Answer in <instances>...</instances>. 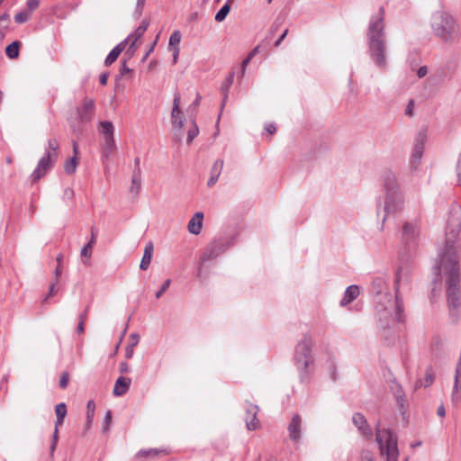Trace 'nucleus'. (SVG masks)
I'll list each match as a JSON object with an SVG mask.
<instances>
[{"label": "nucleus", "instance_id": "nucleus-30", "mask_svg": "<svg viewBox=\"0 0 461 461\" xmlns=\"http://www.w3.org/2000/svg\"><path fill=\"white\" fill-rule=\"evenodd\" d=\"M162 452H164V450L157 449V448H151V449H148V450H140L136 455V460L140 461V459L142 457H154Z\"/></svg>", "mask_w": 461, "mask_h": 461}, {"label": "nucleus", "instance_id": "nucleus-22", "mask_svg": "<svg viewBox=\"0 0 461 461\" xmlns=\"http://www.w3.org/2000/svg\"><path fill=\"white\" fill-rule=\"evenodd\" d=\"M392 390L399 408L401 410L403 409L405 404V394L402 387L398 384H395L392 386Z\"/></svg>", "mask_w": 461, "mask_h": 461}, {"label": "nucleus", "instance_id": "nucleus-41", "mask_svg": "<svg viewBox=\"0 0 461 461\" xmlns=\"http://www.w3.org/2000/svg\"><path fill=\"white\" fill-rule=\"evenodd\" d=\"M434 381V375L430 372H427L423 382H420V385L424 387L429 386Z\"/></svg>", "mask_w": 461, "mask_h": 461}, {"label": "nucleus", "instance_id": "nucleus-28", "mask_svg": "<svg viewBox=\"0 0 461 461\" xmlns=\"http://www.w3.org/2000/svg\"><path fill=\"white\" fill-rule=\"evenodd\" d=\"M428 140V130L427 128H421L416 137H415V145L414 147L425 148V143Z\"/></svg>", "mask_w": 461, "mask_h": 461}, {"label": "nucleus", "instance_id": "nucleus-48", "mask_svg": "<svg viewBox=\"0 0 461 461\" xmlns=\"http://www.w3.org/2000/svg\"><path fill=\"white\" fill-rule=\"evenodd\" d=\"M130 341H131L130 345L134 348L140 341V336L136 333L131 334Z\"/></svg>", "mask_w": 461, "mask_h": 461}, {"label": "nucleus", "instance_id": "nucleus-49", "mask_svg": "<svg viewBox=\"0 0 461 461\" xmlns=\"http://www.w3.org/2000/svg\"><path fill=\"white\" fill-rule=\"evenodd\" d=\"M413 106H414V101L413 100H410L409 103H408V105L406 107V110H405V114L408 115V116H411L413 112Z\"/></svg>", "mask_w": 461, "mask_h": 461}, {"label": "nucleus", "instance_id": "nucleus-26", "mask_svg": "<svg viewBox=\"0 0 461 461\" xmlns=\"http://www.w3.org/2000/svg\"><path fill=\"white\" fill-rule=\"evenodd\" d=\"M141 185V177L140 169L134 171L131 178V185L130 187V192L137 194L140 189Z\"/></svg>", "mask_w": 461, "mask_h": 461}, {"label": "nucleus", "instance_id": "nucleus-12", "mask_svg": "<svg viewBox=\"0 0 461 461\" xmlns=\"http://www.w3.org/2000/svg\"><path fill=\"white\" fill-rule=\"evenodd\" d=\"M353 423L358 430L367 438L373 436V431L367 424L366 418L361 413H355L352 417Z\"/></svg>", "mask_w": 461, "mask_h": 461}, {"label": "nucleus", "instance_id": "nucleus-36", "mask_svg": "<svg viewBox=\"0 0 461 461\" xmlns=\"http://www.w3.org/2000/svg\"><path fill=\"white\" fill-rule=\"evenodd\" d=\"M87 411H86V423H87V426H89L94 419V416H95V404L94 402V401H89L87 402Z\"/></svg>", "mask_w": 461, "mask_h": 461}, {"label": "nucleus", "instance_id": "nucleus-4", "mask_svg": "<svg viewBox=\"0 0 461 461\" xmlns=\"http://www.w3.org/2000/svg\"><path fill=\"white\" fill-rule=\"evenodd\" d=\"M384 27V9L380 8L379 14L370 19L366 39L370 58L381 69H384L387 66Z\"/></svg>", "mask_w": 461, "mask_h": 461}, {"label": "nucleus", "instance_id": "nucleus-60", "mask_svg": "<svg viewBox=\"0 0 461 461\" xmlns=\"http://www.w3.org/2000/svg\"><path fill=\"white\" fill-rule=\"evenodd\" d=\"M178 55H179V48L178 47L174 48V53H173V63L174 64H176L177 62Z\"/></svg>", "mask_w": 461, "mask_h": 461}, {"label": "nucleus", "instance_id": "nucleus-38", "mask_svg": "<svg viewBox=\"0 0 461 461\" xmlns=\"http://www.w3.org/2000/svg\"><path fill=\"white\" fill-rule=\"evenodd\" d=\"M181 41V33L179 31H175L169 38V46L176 48Z\"/></svg>", "mask_w": 461, "mask_h": 461}, {"label": "nucleus", "instance_id": "nucleus-55", "mask_svg": "<svg viewBox=\"0 0 461 461\" xmlns=\"http://www.w3.org/2000/svg\"><path fill=\"white\" fill-rule=\"evenodd\" d=\"M265 129H266V131H267L268 133H270V134L275 133V132H276V126H275L273 123H268V124H267V125H266V127H265Z\"/></svg>", "mask_w": 461, "mask_h": 461}, {"label": "nucleus", "instance_id": "nucleus-51", "mask_svg": "<svg viewBox=\"0 0 461 461\" xmlns=\"http://www.w3.org/2000/svg\"><path fill=\"white\" fill-rule=\"evenodd\" d=\"M428 73V68L426 66H422L420 67L418 71H417V76L420 77V78H422L424 77Z\"/></svg>", "mask_w": 461, "mask_h": 461}, {"label": "nucleus", "instance_id": "nucleus-16", "mask_svg": "<svg viewBox=\"0 0 461 461\" xmlns=\"http://www.w3.org/2000/svg\"><path fill=\"white\" fill-rule=\"evenodd\" d=\"M419 232V228L415 223L406 222L402 228V238L406 242L411 243L415 240Z\"/></svg>", "mask_w": 461, "mask_h": 461}, {"label": "nucleus", "instance_id": "nucleus-18", "mask_svg": "<svg viewBox=\"0 0 461 461\" xmlns=\"http://www.w3.org/2000/svg\"><path fill=\"white\" fill-rule=\"evenodd\" d=\"M359 295V287L357 285H350L348 286L342 300L340 301L341 306H346L350 303Z\"/></svg>", "mask_w": 461, "mask_h": 461}, {"label": "nucleus", "instance_id": "nucleus-64", "mask_svg": "<svg viewBox=\"0 0 461 461\" xmlns=\"http://www.w3.org/2000/svg\"><path fill=\"white\" fill-rule=\"evenodd\" d=\"M84 322H83V320H80L79 322H78V325H77V332L78 333H82L84 332Z\"/></svg>", "mask_w": 461, "mask_h": 461}, {"label": "nucleus", "instance_id": "nucleus-14", "mask_svg": "<svg viewBox=\"0 0 461 461\" xmlns=\"http://www.w3.org/2000/svg\"><path fill=\"white\" fill-rule=\"evenodd\" d=\"M203 213L202 212H195L188 222L187 228L189 232L194 235H198L203 228Z\"/></svg>", "mask_w": 461, "mask_h": 461}, {"label": "nucleus", "instance_id": "nucleus-46", "mask_svg": "<svg viewBox=\"0 0 461 461\" xmlns=\"http://www.w3.org/2000/svg\"><path fill=\"white\" fill-rule=\"evenodd\" d=\"M68 380H69L68 374V373H63L61 377H60V380H59V386L61 388H66L68 386Z\"/></svg>", "mask_w": 461, "mask_h": 461}, {"label": "nucleus", "instance_id": "nucleus-34", "mask_svg": "<svg viewBox=\"0 0 461 461\" xmlns=\"http://www.w3.org/2000/svg\"><path fill=\"white\" fill-rule=\"evenodd\" d=\"M230 7L228 3H226L216 14L215 15V21L217 22H222L225 20L226 16L230 13Z\"/></svg>", "mask_w": 461, "mask_h": 461}, {"label": "nucleus", "instance_id": "nucleus-5", "mask_svg": "<svg viewBox=\"0 0 461 461\" xmlns=\"http://www.w3.org/2000/svg\"><path fill=\"white\" fill-rule=\"evenodd\" d=\"M375 442L381 457L385 461H398V437L392 429L380 427V422L375 425Z\"/></svg>", "mask_w": 461, "mask_h": 461}, {"label": "nucleus", "instance_id": "nucleus-25", "mask_svg": "<svg viewBox=\"0 0 461 461\" xmlns=\"http://www.w3.org/2000/svg\"><path fill=\"white\" fill-rule=\"evenodd\" d=\"M115 140L114 137H106L104 138V157L107 159L109 156L113 152L115 149Z\"/></svg>", "mask_w": 461, "mask_h": 461}, {"label": "nucleus", "instance_id": "nucleus-23", "mask_svg": "<svg viewBox=\"0 0 461 461\" xmlns=\"http://www.w3.org/2000/svg\"><path fill=\"white\" fill-rule=\"evenodd\" d=\"M55 412L57 416V420L55 421L56 428H59L60 425L63 424L64 419L67 414V406L65 403L61 402L56 405L55 407Z\"/></svg>", "mask_w": 461, "mask_h": 461}, {"label": "nucleus", "instance_id": "nucleus-42", "mask_svg": "<svg viewBox=\"0 0 461 461\" xmlns=\"http://www.w3.org/2000/svg\"><path fill=\"white\" fill-rule=\"evenodd\" d=\"M361 461H375L373 454L370 450L364 449L361 452Z\"/></svg>", "mask_w": 461, "mask_h": 461}, {"label": "nucleus", "instance_id": "nucleus-35", "mask_svg": "<svg viewBox=\"0 0 461 461\" xmlns=\"http://www.w3.org/2000/svg\"><path fill=\"white\" fill-rule=\"evenodd\" d=\"M31 14L25 9L21 10L14 15V21L17 23H23L31 18Z\"/></svg>", "mask_w": 461, "mask_h": 461}, {"label": "nucleus", "instance_id": "nucleus-50", "mask_svg": "<svg viewBox=\"0 0 461 461\" xmlns=\"http://www.w3.org/2000/svg\"><path fill=\"white\" fill-rule=\"evenodd\" d=\"M219 177H220V176H215V175H212V174L211 173V176H210V178L208 179L207 185H208L209 187L213 186V185L217 183V181H218Z\"/></svg>", "mask_w": 461, "mask_h": 461}, {"label": "nucleus", "instance_id": "nucleus-32", "mask_svg": "<svg viewBox=\"0 0 461 461\" xmlns=\"http://www.w3.org/2000/svg\"><path fill=\"white\" fill-rule=\"evenodd\" d=\"M218 255L217 252L213 250V249H208L207 251L204 253L203 258H201L200 267L198 268V276H201L202 275V265L210 259L214 258Z\"/></svg>", "mask_w": 461, "mask_h": 461}, {"label": "nucleus", "instance_id": "nucleus-20", "mask_svg": "<svg viewBox=\"0 0 461 461\" xmlns=\"http://www.w3.org/2000/svg\"><path fill=\"white\" fill-rule=\"evenodd\" d=\"M125 45V41H122L118 45H116L107 55L105 59V65L109 66L112 63H113L117 59L121 52L124 50Z\"/></svg>", "mask_w": 461, "mask_h": 461}, {"label": "nucleus", "instance_id": "nucleus-33", "mask_svg": "<svg viewBox=\"0 0 461 461\" xmlns=\"http://www.w3.org/2000/svg\"><path fill=\"white\" fill-rule=\"evenodd\" d=\"M77 166V158L76 157L70 158L68 160L66 161L64 165V169L67 174L71 175L75 173Z\"/></svg>", "mask_w": 461, "mask_h": 461}, {"label": "nucleus", "instance_id": "nucleus-24", "mask_svg": "<svg viewBox=\"0 0 461 461\" xmlns=\"http://www.w3.org/2000/svg\"><path fill=\"white\" fill-rule=\"evenodd\" d=\"M424 149L420 147H414L411 155V167L416 169L420 163L423 156Z\"/></svg>", "mask_w": 461, "mask_h": 461}, {"label": "nucleus", "instance_id": "nucleus-62", "mask_svg": "<svg viewBox=\"0 0 461 461\" xmlns=\"http://www.w3.org/2000/svg\"><path fill=\"white\" fill-rule=\"evenodd\" d=\"M107 80H108V76H107V74H102V75L100 76V83H101L102 85H104H104H106V84H107Z\"/></svg>", "mask_w": 461, "mask_h": 461}, {"label": "nucleus", "instance_id": "nucleus-31", "mask_svg": "<svg viewBox=\"0 0 461 461\" xmlns=\"http://www.w3.org/2000/svg\"><path fill=\"white\" fill-rule=\"evenodd\" d=\"M19 42L14 41L5 49V53L10 59H16L19 56Z\"/></svg>", "mask_w": 461, "mask_h": 461}, {"label": "nucleus", "instance_id": "nucleus-52", "mask_svg": "<svg viewBox=\"0 0 461 461\" xmlns=\"http://www.w3.org/2000/svg\"><path fill=\"white\" fill-rule=\"evenodd\" d=\"M287 34H288V30L286 29L282 33V35L279 37V39L275 42V46L276 47L280 46L281 42L285 40V38L287 36Z\"/></svg>", "mask_w": 461, "mask_h": 461}, {"label": "nucleus", "instance_id": "nucleus-11", "mask_svg": "<svg viewBox=\"0 0 461 461\" xmlns=\"http://www.w3.org/2000/svg\"><path fill=\"white\" fill-rule=\"evenodd\" d=\"M95 112V102L93 99L85 98L82 107L77 110L78 116L82 122H89Z\"/></svg>", "mask_w": 461, "mask_h": 461}, {"label": "nucleus", "instance_id": "nucleus-29", "mask_svg": "<svg viewBox=\"0 0 461 461\" xmlns=\"http://www.w3.org/2000/svg\"><path fill=\"white\" fill-rule=\"evenodd\" d=\"M191 123H192V126L187 131V138H186L187 144H190L194 140V138H196L197 135L199 134V128L197 126L195 119L192 118Z\"/></svg>", "mask_w": 461, "mask_h": 461}, {"label": "nucleus", "instance_id": "nucleus-53", "mask_svg": "<svg viewBox=\"0 0 461 461\" xmlns=\"http://www.w3.org/2000/svg\"><path fill=\"white\" fill-rule=\"evenodd\" d=\"M330 376L332 380L336 379V368L333 362L330 363Z\"/></svg>", "mask_w": 461, "mask_h": 461}, {"label": "nucleus", "instance_id": "nucleus-58", "mask_svg": "<svg viewBox=\"0 0 461 461\" xmlns=\"http://www.w3.org/2000/svg\"><path fill=\"white\" fill-rule=\"evenodd\" d=\"M54 274H55V276H56V280H55V281H56V283H58V279H59V276H61V274H62V268H61V266H59V265H58V266H57V267H56V269H55Z\"/></svg>", "mask_w": 461, "mask_h": 461}, {"label": "nucleus", "instance_id": "nucleus-45", "mask_svg": "<svg viewBox=\"0 0 461 461\" xmlns=\"http://www.w3.org/2000/svg\"><path fill=\"white\" fill-rule=\"evenodd\" d=\"M112 421V412L111 411H108L104 418V430L106 431L110 426V423Z\"/></svg>", "mask_w": 461, "mask_h": 461}, {"label": "nucleus", "instance_id": "nucleus-56", "mask_svg": "<svg viewBox=\"0 0 461 461\" xmlns=\"http://www.w3.org/2000/svg\"><path fill=\"white\" fill-rule=\"evenodd\" d=\"M230 87H227V84H225L223 86H222V91L224 92V97H223V100H222V103H221V109L224 107L225 105V103H226V100H227V91L229 90Z\"/></svg>", "mask_w": 461, "mask_h": 461}, {"label": "nucleus", "instance_id": "nucleus-8", "mask_svg": "<svg viewBox=\"0 0 461 461\" xmlns=\"http://www.w3.org/2000/svg\"><path fill=\"white\" fill-rule=\"evenodd\" d=\"M431 27L434 33L444 41L453 38L456 32V21L454 17L444 11L436 12L431 20Z\"/></svg>", "mask_w": 461, "mask_h": 461}, {"label": "nucleus", "instance_id": "nucleus-39", "mask_svg": "<svg viewBox=\"0 0 461 461\" xmlns=\"http://www.w3.org/2000/svg\"><path fill=\"white\" fill-rule=\"evenodd\" d=\"M39 0H27L24 9L32 14L39 7Z\"/></svg>", "mask_w": 461, "mask_h": 461}, {"label": "nucleus", "instance_id": "nucleus-2", "mask_svg": "<svg viewBox=\"0 0 461 461\" xmlns=\"http://www.w3.org/2000/svg\"><path fill=\"white\" fill-rule=\"evenodd\" d=\"M459 247L454 240H447L440 254L438 271L447 277V298L450 309L459 306Z\"/></svg>", "mask_w": 461, "mask_h": 461}, {"label": "nucleus", "instance_id": "nucleus-17", "mask_svg": "<svg viewBox=\"0 0 461 461\" xmlns=\"http://www.w3.org/2000/svg\"><path fill=\"white\" fill-rule=\"evenodd\" d=\"M130 384H131L130 378H127L124 376H120L115 382V384L113 387V394L116 396L123 395L129 390Z\"/></svg>", "mask_w": 461, "mask_h": 461}, {"label": "nucleus", "instance_id": "nucleus-13", "mask_svg": "<svg viewBox=\"0 0 461 461\" xmlns=\"http://www.w3.org/2000/svg\"><path fill=\"white\" fill-rule=\"evenodd\" d=\"M258 411V407L257 405L250 404L247 408L246 423L249 430H254L258 427L259 422L257 419Z\"/></svg>", "mask_w": 461, "mask_h": 461}, {"label": "nucleus", "instance_id": "nucleus-57", "mask_svg": "<svg viewBox=\"0 0 461 461\" xmlns=\"http://www.w3.org/2000/svg\"><path fill=\"white\" fill-rule=\"evenodd\" d=\"M56 285H57L56 281L50 285L49 294L45 297L44 301H46L49 296H50L56 293V291H55Z\"/></svg>", "mask_w": 461, "mask_h": 461}, {"label": "nucleus", "instance_id": "nucleus-47", "mask_svg": "<svg viewBox=\"0 0 461 461\" xmlns=\"http://www.w3.org/2000/svg\"><path fill=\"white\" fill-rule=\"evenodd\" d=\"M74 197V191L73 189L68 187L64 190L63 193V198L66 200H72Z\"/></svg>", "mask_w": 461, "mask_h": 461}, {"label": "nucleus", "instance_id": "nucleus-40", "mask_svg": "<svg viewBox=\"0 0 461 461\" xmlns=\"http://www.w3.org/2000/svg\"><path fill=\"white\" fill-rule=\"evenodd\" d=\"M171 284V280L170 279H167L164 284L162 285L161 288L156 293V298L157 299H159L162 294L167 290V288L169 287Z\"/></svg>", "mask_w": 461, "mask_h": 461}, {"label": "nucleus", "instance_id": "nucleus-10", "mask_svg": "<svg viewBox=\"0 0 461 461\" xmlns=\"http://www.w3.org/2000/svg\"><path fill=\"white\" fill-rule=\"evenodd\" d=\"M302 419L299 414L293 416L291 422L288 425L289 438L294 442H298L302 437Z\"/></svg>", "mask_w": 461, "mask_h": 461}, {"label": "nucleus", "instance_id": "nucleus-19", "mask_svg": "<svg viewBox=\"0 0 461 461\" xmlns=\"http://www.w3.org/2000/svg\"><path fill=\"white\" fill-rule=\"evenodd\" d=\"M153 250L154 247L152 242L147 243L144 249L143 257L140 264V268L141 270H147L149 268L153 256Z\"/></svg>", "mask_w": 461, "mask_h": 461}, {"label": "nucleus", "instance_id": "nucleus-1", "mask_svg": "<svg viewBox=\"0 0 461 461\" xmlns=\"http://www.w3.org/2000/svg\"><path fill=\"white\" fill-rule=\"evenodd\" d=\"M408 281V271L400 268L395 277L396 294L394 299L388 293H383L386 288V282L383 277H376L372 282V290L376 295V309L379 315V325L383 330V337L389 339L398 336L400 323L404 321L403 303L398 296V290L402 282Z\"/></svg>", "mask_w": 461, "mask_h": 461}, {"label": "nucleus", "instance_id": "nucleus-27", "mask_svg": "<svg viewBox=\"0 0 461 461\" xmlns=\"http://www.w3.org/2000/svg\"><path fill=\"white\" fill-rule=\"evenodd\" d=\"M100 132L104 135V138L113 137L114 127L111 122L104 121L100 122L99 127Z\"/></svg>", "mask_w": 461, "mask_h": 461}, {"label": "nucleus", "instance_id": "nucleus-54", "mask_svg": "<svg viewBox=\"0 0 461 461\" xmlns=\"http://www.w3.org/2000/svg\"><path fill=\"white\" fill-rule=\"evenodd\" d=\"M252 59L249 58V56L248 55L246 59H244V60L242 61V64H241V69H242V74H244L245 70H246V68L247 66L249 64L250 60Z\"/></svg>", "mask_w": 461, "mask_h": 461}, {"label": "nucleus", "instance_id": "nucleus-59", "mask_svg": "<svg viewBox=\"0 0 461 461\" xmlns=\"http://www.w3.org/2000/svg\"><path fill=\"white\" fill-rule=\"evenodd\" d=\"M133 356V347L129 345L126 348V357L131 358Z\"/></svg>", "mask_w": 461, "mask_h": 461}, {"label": "nucleus", "instance_id": "nucleus-3", "mask_svg": "<svg viewBox=\"0 0 461 461\" xmlns=\"http://www.w3.org/2000/svg\"><path fill=\"white\" fill-rule=\"evenodd\" d=\"M383 196L377 204L378 215L383 211L382 223L389 217H396L402 212L405 205V195L399 184L396 174L386 169L382 173Z\"/></svg>", "mask_w": 461, "mask_h": 461}, {"label": "nucleus", "instance_id": "nucleus-43", "mask_svg": "<svg viewBox=\"0 0 461 461\" xmlns=\"http://www.w3.org/2000/svg\"><path fill=\"white\" fill-rule=\"evenodd\" d=\"M201 101H202V95L197 93L196 94V97L194 99V101L193 102V104L189 106L188 110L189 111H194L197 109V107L200 105L201 104Z\"/></svg>", "mask_w": 461, "mask_h": 461}, {"label": "nucleus", "instance_id": "nucleus-15", "mask_svg": "<svg viewBox=\"0 0 461 461\" xmlns=\"http://www.w3.org/2000/svg\"><path fill=\"white\" fill-rule=\"evenodd\" d=\"M149 27V23L146 22V21H142V23L139 25V27L132 32L131 33L127 39H125L123 41H125V44L127 43V41H131V46L130 48L131 49H134L135 48V43L137 42V41L141 38L143 36V34L145 33V32L147 31Z\"/></svg>", "mask_w": 461, "mask_h": 461}, {"label": "nucleus", "instance_id": "nucleus-63", "mask_svg": "<svg viewBox=\"0 0 461 461\" xmlns=\"http://www.w3.org/2000/svg\"><path fill=\"white\" fill-rule=\"evenodd\" d=\"M259 51V46H257L255 47L249 53V58L253 59V57L258 54Z\"/></svg>", "mask_w": 461, "mask_h": 461}, {"label": "nucleus", "instance_id": "nucleus-9", "mask_svg": "<svg viewBox=\"0 0 461 461\" xmlns=\"http://www.w3.org/2000/svg\"><path fill=\"white\" fill-rule=\"evenodd\" d=\"M180 95L175 93L173 100V108L171 111V122L175 130L181 131L185 125V117L180 110Z\"/></svg>", "mask_w": 461, "mask_h": 461}, {"label": "nucleus", "instance_id": "nucleus-61", "mask_svg": "<svg viewBox=\"0 0 461 461\" xmlns=\"http://www.w3.org/2000/svg\"><path fill=\"white\" fill-rule=\"evenodd\" d=\"M437 413L438 416L444 417L446 415L445 407L443 405L438 406Z\"/></svg>", "mask_w": 461, "mask_h": 461}, {"label": "nucleus", "instance_id": "nucleus-6", "mask_svg": "<svg viewBox=\"0 0 461 461\" xmlns=\"http://www.w3.org/2000/svg\"><path fill=\"white\" fill-rule=\"evenodd\" d=\"M312 347V342L309 338H304L295 347L294 362L299 372L300 380L303 383H308L312 375L311 367L314 364Z\"/></svg>", "mask_w": 461, "mask_h": 461}, {"label": "nucleus", "instance_id": "nucleus-21", "mask_svg": "<svg viewBox=\"0 0 461 461\" xmlns=\"http://www.w3.org/2000/svg\"><path fill=\"white\" fill-rule=\"evenodd\" d=\"M96 235H97V230L95 227H92L91 228V240L81 249V256L82 257L90 258L92 249H93L94 245L96 242Z\"/></svg>", "mask_w": 461, "mask_h": 461}, {"label": "nucleus", "instance_id": "nucleus-44", "mask_svg": "<svg viewBox=\"0 0 461 461\" xmlns=\"http://www.w3.org/2000/svg\"><path fill=\"white\" fill-rule=\"evenodd\" d=\"M456 172L457 176V182L459 185H461V152L458 155L456 167Z\"/></svg>", "mask_w": 461, "mask_h": 461}, {"label": "nucleus", "instance_id": "nucleus-37", "mask_svg": "<svg viewBox=\"0 0 461 461\" xmlns=\"http://www.w3.org/2000/svg\"><path fill=\"white\" fill-rule=\"evenodd\" d=\"M223 165H224V162L222 159H217L212 167V169H211V173L212 175H215V176H221V170L223 168Z\"/></svg>", "mask_w": 461, "mask_h": 461}, {"label": "nucleus", "instance_id": "nucleus-7", "mask_svg": "<svg viewBox=\"0 0 461 461\" xmlns=\"http://www.w3.org/2000/svg\"><path fill=\"white\" fill-rule=\"evenodd\" d=\"M59 144L57 139L52 138L48 140V145L45 149V154L41 157L37 164L36 168L31 175L32 182H36L43 177L47 172L53 167L58 159V150Z\"/></svg>", "mask_w": 461, "mask_h": 461}]
</instances>
